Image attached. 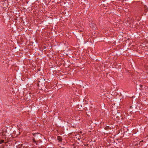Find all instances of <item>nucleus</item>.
I'll return each instance as SVG.
<instances>
[{"label": "nucleus", "instance_id": "nucleus-1", "mask_svg": "<svg viewBox=\"0 0 148 148\" xmlns=\"http://www.w3.org/2000/svg\"><path fill=\"white\" fill-rule=\"evenodd\" d=\"M33 135L36 138H38L41 137V134L39 133H36L33 134Z\"/></svg>", "mask_w": 148, "mask_h": 148}, {"label": "nucleus", "instance_id": "nucleus-2", "mask_svg": "<svg viewBox=\"0 0 148 148\" xmlns=\"http://www.w3.org/2000/svg\"><path fill=\"white\" fill-rule=\"evenodd\" d=\"M57 138L58 140L60 142H61L62 141V139L61 137L60 136H57Z\"/></svg>", "mask_w": 148, "mask_h": 148}, {"label": "nucleus", "instance_id": "nucleus-3", "mask_svg": "<svg viewBox=\"0 0 148 148\" xmlns=\"http://www.w3.org/2000/svg\"><path fill=\"white\" fill-rule=\"evenodd\" d=\"M0 135L2 136H6V132H1Z\"/></svg>", "mask_w": 148, "mask_h": 148}, {"label": "nucleus", "instance_id": "nucleus-4", "mask_svg": "<svg viewBox=\"0 0 148 148\" xmlns=\"http://www.w3.org/2000/svg\"><path fill=\"white\" fill-rule=\"evenodd\" d=\"M4 142V140H0V144L3 143Z\"/></svg>", "mask_w": 148, "mask_h": 148}, {"label": "nucleus", "instance_id": "nucleus-5", "mask_svg": "<svg viewBox=\"0 0 148 148\" xmlns=\"http://www.w3.org/2000/svg\"><path fill=\"white\" fill-rule=\"evenodd\" d=\"M38 143H40L42 142V141L40 140H39L38 141Z\"/></svg>", "mask_w": 148, "mask_h": 148}, {"label": "nucleus", "instance_id": "nucleus-6", "mask_svg": "<svg viewBox=\"0 0 148 148\" xmlns=\"http://www.w3.org/2000/svg\"><path fill=\"white\" fill-rule=\"evenodd\" d=\"M108 127H105V129L106 130V129H107L108 128Z\"/></svg>", "mask_w": 148, "mask_h": 148}, {"label": "nucleus", "instance_id": "nucleus-7", "mask_svg": "<svg viewBox=\"0 0 148 148\" xmlns=\"http://www.w3.org/2000/svg\"><path fill=\"white\" fill-rule=\"evenodd\" d=\"M142 86H143L142 85H140V87H141V88H142Z\"/></svg>", "mask_w": 148, "mask_h": 148}, {"label": "nucleus", "instance_id": "nucleus-8", "mask_svg": "<svg viewBox=\"0 0 148 148\" xmlns=\"http://www.w3.org/2000/svg\"><path fill=\"white\" fill-rule=\"evenodd\" d=\"M33 141L34 142H35V138H34L33 139Z\"/></svg>", "mask_w": 148, "mask_h": 148}, {"label": "nucleus", "instance_id": "nucleus-9", "mask_svg": "<svg viewBox=\"0 0 148 148\" xmlns=\"http://www.w3.org/2000/svg\"><path fill=\"white\" fill-rule=\"evenodd\" d=\"M22 145H23V144H21V147H22Z\"/></svg>", "mask_w": 148, "mask_h": 148}, {"label": "nucleus", "instance_id": "nucleus-10", "mask_svg": "<svg viewBox=\"0 0 148 148\" xmlns=\"http://www.w3.org/2000/svg\"><path fill=\"white\" fill-rule=\"evenodd\" d=\"M143 140L141 141H140V142H143Z\"/></svg>", "mask_w": 148, "mask_h": 148}, {"label": "nucleus", "instance_id": "nucleus-11", "mask_svg": "<svg viewBox=\"0 0 148 148\" xmlns=\"http://www.w3.org/2000/svg\"><path fill=\"white\" fill-rule=\"evenodd\" d=\"M64 148V147H63V148Z\"/></svg>", "mask_w": 148, "mask_h": 148}]
</instances>
